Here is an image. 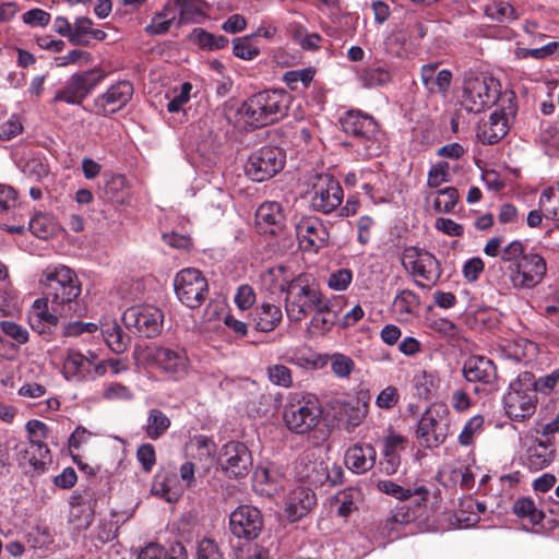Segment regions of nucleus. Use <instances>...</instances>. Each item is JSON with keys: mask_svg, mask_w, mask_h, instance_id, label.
<instances>
[{"mask_svg": "<svg viewBox=\"0 0 559 559\" xmlns=\"http://www.w3.org/2000/svg\"><path fill=\"white\" fill-rule=\"evenodd\" d=\"M40 283L45 288V297L50 299V302L64 306L74 312L81 286L75 273L70 267L66 265L47 266L43 272Z\"/></svg>", "mask_w": 559, "mask_h": 559, "instance_id": "nucleus-1", "label": "nucleus"}, {"mask_svg": "<svg viewBox=\"0 0 559 559\" xmlns=\"http://www.w3.org/2000/svg\"><path fill=\"white\" fill-rule=\"evenodd\" d=\"M503 405L507 415L516 421H523L534 415L537 405L535 377L524 371L510 383Z\"/></svg>", "mask_w": 559, "mask_h": 559, "instance_id": "nucleus-2", "label": "nucleus"}, {"mask_svg": "<svg viewBox=\"0 0 559 559\" xmlns=\"http://www.w3.org/2000/svg\"><path fill=\"white\" fill-rule=\"evenodd\" d=\"M340 123L344 132L354 136L355 145L364 156L373 157L380 154L378 123L371 116L359 110H348L340 118Z\"/></svg>", "mask_w": 559, "mask_h": 559, "instance_id": "nucleus-3", "label": "nucleus"}, {"mask_svg": "<svg viewBox=\"0 0 559 559\" xmlns=\"http://www.w3.org/2000/svg\"><path fill=\"white\" fill-rule=\"evenodd\" d=\"M321 416L322 409L318 401L304 394L289 396L282 414L286 427L299 435L307 433L316 428Z\"/></svg>", "mask_w": 559, "mask_h": 559, "instance_id": "nucleus-4", "label": "nucleus"}, {"mask_svg": "<svg viewBox=\"0 0 559 559\" xmlns=\"http://www.w3.org/2000/svg\"><path fill=\"white\" fill-rule=\"evenodd\" d=\"M285 290L286 313L290 321H301L323 301L321 293L308 283L306 275L289 281Z\"/></svg>", "mask_w": 559, "mask_h": 559, "instance_id": "nucleus-5", "label": "nucleus"}, {"mask_svg": "<svg viewBox=\"0 0 559 559\" xmlns=\"http://www.w3.org/2000/svg\"><path fill=\"white\" fill-rule=\"evenodd\" d=\"M450 429L449 411L444 404H432L421 415L416 438L421 447L436 449L441 445Z\"/></svg>", "mask_w": 559, "mask_h": 559, "instance_id": "nucleus-6", "label": "nucleus"}, {"mask_svg": "<svg viewBox=\"0 0 559 559\" xmlns=\"http://www.w3.org/2000/svg\"><path fill=\"white\" fill-rule=\"evenodd\" d=\"M278 109L277 91H262L246 100L237 115L246 126L261 128L276 120Z\"/></svg>", "mask_w": 559, "mask_h": 559, "instance_id": "nucleus-7", "label": "nucleus"}, {"mask_svg": "<svg viewBox=\"0 0 559 559\" xmlns=\"http://www.w3.org/2000/svg\"><path fill=\"white\" fill-rule=\"evenodd\" d=\"M145 357L162 374L173 381L187 378L191 369V361L182 347H147Z\"/></svg>", "mask_w": 559, "mask_h": 559, "instance_id": "nucleus-8", "label": "nucleus"}, {"mask_svg": "<svg viewBox=\"0 0 559 559\" xmlns=\"http://www.w3.org/2000/svg\"><path fill=\"white\" fill-rule=\"evenodd\" d=\"M318 449L305 451L297 464V475L299 478L314 487L323 486L328 483L337 485L341 483L343 471L340 466L329 469V464L320 454Z\"/></svg>", "mask_w": 559, "mask_h": 559, "instance_id": "nucleus-9", "label": "nucleus"}, {"mask_svg": "<svg viewBox=\"0 0 559 559\" xmlns=\"http://www.w3.org/2000/svg\"><path fill=\"white\" fill-rule=\"evenodd\" d=\"M498 95V83L492 78L466 76L463 83L462 105L469 112H480L493 105Z\"/></svg>", "mask_w": 559, "mask_h": 559, "instance_id": "nucleus-10", "label": "nucleus"}, {"mask_svg": "<svg viewBox=\"0 0 559 559\" xmlns=\"http://www.w3.org/2000/svg\"><path fill=\"white\" fill-rule=\"evenodd\" d=\"M547 272L545 259L535 252H528L515 264L507 267L508 278L514 289H532L542 283Z\"/></svg>", "mask_w": 559, "mask_h": 559, "instance_id": "nucleus-11", "label": "nucleus"}, {"mask_svg": "<svg viewBox=\"0 0 559 559\" xmlns=\"http://www.w3.org/2000/svg\"><path fill=\"white\" fill-rule=\"evenodd\" d=\"M106 78L100 69H91L72 74L60 88L52 102H62L69 105H80L90 93Z\"/></svg>", "mask_w": 559, "mask_h": 559, "instance_id": "nucleus-12", "label": "nucleus"}, {"mask_svg": "<svg viewBox=\"0 0 559 559\" xmlns=\"http://www.w3.org/2000/svg\"><path fill=\"white\" fill-rule=\"evenodd\" d=\"M174 287L178 299L191 309L199 308L209 295L206 278L193 267L178 272L174 280Z\"/></svg>", "mask_w": 559, "mask_h": 559, "instance_id": "nucleus-13", "label": "nucleus"}, {"mask_svg": "<svg viewBox=\"0 0 559 559\" xmlns=\"http://www.w3.org/2000/svg\"><path fill=\"white\" fill-rule=\"evenodd\" d=\"M163 313L152 306H134L122 314V321L128 329H133L145 337L156 336L163 325Z\"/></svg>", "mask_w": 559, "mask_h": 559, "instance_id": "nucleus-14", "label": "nucleus"}, {"mask_svg": "<svg viewBox=\"0 0 559 559\" xmlns=\"http://www.w3.org/2000/svg\"><path fill=\"white\" fill-rule=\"evenodd\" d=\"M72 313L64 306L50 302V299L43 297L34 301L28 313V322L34 331L45 334L57 326L59 318H67Z\"/></svg>", "mask_w": 559, "mask_h": 559, "instance_id": "nucleus-15", "label": "nucleus"}, {"mask_svg": "<svg viewBox=\"0 0 559 559\" xmlns=\"http://www.w3.org/2000/svg\"><path fill=\"white\" fill-rule=\"evenodd\" d=\"M263 528L260 510L251 506H239L229 515V531L237 538L255 539Z\"/></svg>", "mask_w": 559, "mask_h": 559, "instance_id": "nucleus-16", "label": "nucleus"}, {"mask_svg": "<svg viewBox=\"0 0 559 559\" xmlns=\"http://www.w3.org/2000/svg\"><path fill=\"white\" fill-rule=\"evenodd\" d=\"M311 206L314 211L329 214L336 210L343 200L340 182L330 175H320L312 187Z\"/></svg>", "mask_w": 559, "mask_h": 559, "instance_id": "nucleus-17", "label": "nucleus"}, {"mask_svg": "<svg viewBox=\"0 0 559 559\" xmlns=\"http://www.w3.org/2000/svg\"><path fill=\"white\" fill-rule=\"evenodd\" d=\"M403 265L414 276H419L431 284H436L441 276V269L438 260L430 252L417 247H409L404 250L402 258Z\"/></svg>", "mask_w": 559, "mask_h": 559, "instance_id": "nucleus-18", "label": "nucleus"}, {"mask_svg": "<svg viewBox=\"0 0 559 559\" xmlns=\"http://www.w3.org/2000/svg\"><path fill=\"white\" fill-rule=\"evenodd\" d=\"M133 92L134 88L131 82L118 81L94 99L93 110L99 116L116 114L127 106L133 96Z\"/></svg>", "mask_w": 559, "mask_h": 559, "instance_id": "nucleus-19", "label": "nucleus"}, {"mask_svg": "<svg viewBox=\"0 0 559 559\" xmlns=\"http://www.w3.org/2000/svg\"><path fill=\"white\" fill-rule=\"evenodd\" d=\"M222 466L229 477H246L252 467L251 452L241 442H228L223 448Z\"/></svg>", "mask_w": 559, "mask_h": 559, "instance_id": "nucleus-20", "label": "nucleus"}, {"mask_svg": "<svg viewBox=\"0 0 559 559\" xmlns=\"http://www.w3.org/2000/svg\"><path fill=\"white\" fill-rule=\"evenodd\" d=\"M299 246L304 250L318 251L329 239V231L323 224L314 217H302L295 224Z\"/></svg>", "mask_w": 559, "mask_h": 559, "instance_id": "nucleus-21", "label": "nucleus"}, {"mask_svg": "<svg viewBox=\"0 0 559 559\" xmlns=\"http://www.w3.org/2000/svg\"><path fill=\"white\" fill-rule=\"evenodd\" d=\"M280 151L272 147H263L255 155H252L247 165L246 174L253 181H264L273 177L277 168Z\"/></svg>", "mask_w": 559, "mask_h": 559, "instance_id": "nucleus-22", "label": "nucleus"}, {"mask_svg": "<svg viewBox=\"0 0 559 559\" xmlns=\"http://www.w3.org/2000/svg\"><path fill=\"white\" fill-rule=\"evenodd\" d=\"M462 372L466 381L491 384L497 379V369L492 360L485 356H471L463 365Z\"/></svg>", "mask_w": 559, "mask_h": 559, "instance_id": "nucleus-23", "label": "nucleus"}, {"mask_svg": "<svg viewBox=\"0 0 559 559\" xmlns=\"http://www.w3.org/2000/svg\"><path fill=\"white\" fill-rule=\"evenodd\" d=\"M317 502L314 492L308 487H298L289 495L286 502V518L297 522L306 516Z\"/></svg>", "mask_w": 559, "mask_h": 559, "instance_id": "nucleus-24", "label": "nucleus"}, {"mask_svg": "<svg viewBox=\"0 0 559 559\" xmlns=\"http://www.w3.org/2000/svg\"><path fill=\"white\" fill-rule=\"evenodd\" d=\"M377 452L371 444H355L345 453L346 466L356 474L370 471L376 464Z\"/></svg>", "mask_w": 559, "mask_h": 559, "instance_id": "nucleus-25", "label": "nucleus"}, {"mask_svg": "<svg viewBox=\"0 0 559 559\" xmlns=\"http://www.w3.org/2000/svg\"><path fill=\"white\" fill-rule=\"evenodd\" d=\"M437 63H429L421 67L420 79L423 85L429 94L447 95L452 82V73L447 69L437 72Z\"/></svg>", "mask_w": 559, "mask_h": 559, "instance_id": "nucleus-26", "label": "nucleus"}, {"mask_svg": "<svg viewBox=\"0 0 559 559\" xmlns=\"http://www.w3.org/2000/svg\"><path fill=\"white\" fill-rule=\"evenodd\" d=\"M508 133V119L501 111H495L477 128V139L487 145L499 142Z\"/></svg>", "mask_w": 559, "mask_h": 559, "instance_id": "nucleus-27", "label": "nucleus"}, {"mask_svg": "<svg viewBox=\"0 0 559 559\" xmlns=\"http://www.w3.org/2000/svg\"><path fill=\"white\" fill-rule=\"evenodd\" d=\"M252 488L262 497H274L278 492L276 467L274 465L258 466L253 473Z\"/></svg>", "mask_w": 559, "mask_h": 559, "instance_id": "nucleus-28", "label": "nucleus"}, {"mask_svg": "<svg viewBox=\"0 0 559 559\" xmlns=\"http://www.w3.org/2000/svg\"><path fill=\"white\" fill-rule=\"evenodd\" d=\"M280 203L264 202L255 213V225L260 234L275 236L280 229L278 225Z\"/></svg>", "mask_w": 559, "mask_h": 559, "instance_id": "nucleus-29", "label": "nucleus"}, {"mask_svg": "<svg viewBox=\"0 0 559 559\" xmlns=\"http://www.w3.org/2000/svg\"><path fill=\"white\" fill-rule=\"evenodd\" d=\"M555 453L556 450L548 438L545 441L538 440L527 449L526 465L531 471H542L551 464Z\"/></svg>", "mask_w": 559, "mask_h": 559, "instance_id": "nucleus-30", "label": "nucleus"}, {"mask_svg": "<svg viewBox=\"0 0 559 559\" xmlns=\"http://www.w3.org/2000/svg\"><path fill=\"white\" fill-rule=\"evenodd\" d=\"M62 371L67 380H83L91 373V359H85L79 350L68 349Z\"/></svg>", "mask_w": 559, "mask_h": 559, "instance_id": "nucleus-31", "label": "nucleus"}, {"mask_svg": "<svg viewBox=\"0 0 559 559\" xmlns=\"http://www.w3.org/2000/svg\"><path fill=\"white\" fill-rule=\"evenodd\" d=\"M368 413V404L358 399H354L341 404L338 411V420L345 425L347 431L358 427Z\"/></svg>", "mask_w": 559, "mask_h": 559, "instance_id": "nucleus-32", "label": "nucleus"}, {"mask_svg": "<svg viewBox=\"0 0 559 559\" xmlns=\"http://www.w3.org/2000/svg\"><path fill=\"white\" fill-rule=\"evenodd\" d=\"M313 312L308 332L311 335H324L330 332L337 320V313L331 309L329 302L321 301V305L317 306Z\"/></svg>", "mask_w": 559, "mask_h": 559, "instance_id": "nucleus-33", "label": "nucleus"}, {"mask_svg": "<svg viewBox=\"0 0 559 559\" xmlns=\"http://www.w3.org/2000/svg\"><path fill=\"white\" fill-rule=\"evenodd\" d=\"M103 197L115 205H124L129 201L127 179L122 175H111L106 179L103 188Z\"/></svg>", "mask_w": 559, "mask_h": 559, "instance_id": "nucleus-34", "label": "nucleus"}, {"mask_svg": "<svg viewBox=\"0 0 559 559\" xmlns=\"http://www.w3.org/2000/svg\"><path fill=\"white\" fill-rule=\"evenodd\" d=\"M176 20V5L171 2H167L162 10L153 15L151 23L145 26V33L148 35L165 34Z\"/></svg>", "mask_w": 559, "mask_h": 559, "instance_id": "nucleus-35", "label": "nucleus"}, {"mask_svg": "<svg viewBox=\"0 0 559 559\" xmlns=\"http://www.w3.org/2000/svg\"><path fill=\"white\" fill-rule=\"evenodd\" d=\"M31 444L32 455H28V450L23 444H16L20 449L19 455L24 461H27L35 469L44 468L47 464L51 463L50 450L47 444L39 439H35Z\"/></svg>", "mask_w": 559, "mask_h": 559, "instance_id": "nucleus-36", "label": "nucleus"}, {"mask_svg": "<svg viewBox=\"0 0 559 559\" xmlns=\"http://www.w3.org/2000/svg\"><path fill=\"white\" fill-rule=\"evenodd\" d=\"M176 475L170 472H159L155 475L152 484V493L167 501L173 500V496L178 495L179 489L177 488Z\"/></svg>", "mask_w": 559, "mask_h": 559, "instance_id": "nucleus-37", "label": "nucleus"}, {"mask_svg": "<svg viewBox=\"0 0 559 559\" xmlns=\"http://www.w3.org/2000/svg\"><path fill=\"white\" fill-rule=\"evenodd\" d=\"M102 334L107 346L115 353H122L128 347V337L116 321H107L102 326Z\"/></svg>", "mask_w": 559, "mask_h": 559, "instance_id": "nucleus-38", "label": "nucleus"}, {"mask_svg": "<svg viewBox=\"0 0 559 559\" xmlns=\"http://www.w3.org/2000/svg\"><path fill=\"white\" fill-rule=\"evenodd\" d=\"M170 427L169 417L160 409L152 408L148 411L145 432L152 440L160 438Z\"/></svg>", "mask_w": 559, "mask_h": 559, "instance_id": "nucleus-39", "label": "nucleus"}, {"mask_svg": "<svg viewBox=\"0 0 559 559\" xmlns=\"http://www.w3.org/2000/svg\"><path fill=\"white\" fill-rule=\"evenodd\" d=\"M538 204L546 218L559 221V182L540 193Z\"/></svg>", "mask_w": 559, "mask_h": 559, "instance_id": "nucleus-40", "label": "nucleus"}, {"mask_svg": "<svg viewBox=\"0 0 559 559\" xmlns=\"http://www.w3.org/2000/svg\"><path fill=\"white\" fill-rule=\"evenodd\" d=\"M440 379L435 371L423 370L414 377V388L419 397L428 400L439 388Z\"/></svg>", "mask_w": 559, "mask_h": 559, "instance_id": "nucleus-41", "label": "nucleus"}, {"mask_svg": "<svg viewBox=\"0 0 559 559\" xmlns=\"http://www.w3.org/2000/svg\"><path fill=\"white\" fill-rule=\"evenodd\" d=\"M200 48L205 50H217L227 46L228 39L223 35H215L203 28H194L190 35Z\"/></svg>", "mask_w": 559, "mask_h": 559, "instance_id": "nucleus-42", "label": "nucleus"}, {"mask_svg": "<svg viewBox=\"0 0 559 559\" xmlns=\"http://www.w3.org/2000/svg\"><path fill=\"white\" fill-rule=\"evenodd\" d=\"M513 512L523 519H527L533 525L539 524L544 519V513L538 510L531 498H519L513 503Z\"/></svg>", "mask_w": 559, "mask_h": 559, "instance_id": "nucleus-43", "label": "nucleus"}, {"mask_svg": "<svg viewBox=\"0 0 559 559\" xmlns=\"http://www.w3.org/2000/svg\"><path fill=\"white\" fill-rule=\"evenodd\" d=\"M313 75L314 70L312 68L292 70L283 75V81L292 91H302L309 86Z\"/></svg>", "mask_w": 559, "mask_h": 559, "instance_id": "nucleus-44", "label": "nucleus"}, {"mask_svg": "<svg viewBox=\"0 0 559 559\" xmlns=\"http://www.w3.org/2000/svg\"><path fill=\"white\" fill-rule=\"evenodd\" d=\"M459 199L457 190L453 187H448L436 192L433 199V207L436 212L448 213L453 210Z\"/></svg>", "mask_w": 559, "mask_h": 559, "instance_id": "nucleus-45", "label": "nucleus"}, {"mask_svg": "<svg viewBox=\"0 0 559 559\" xmlns=\"http://www.w3.org/2000/svg\"><path fill=\"white\" fill-rule=\"evenodd\" d=\"M233 52L236 57L243 60L254 59L260 50L253 43V36L237 37L233 40Z\"/></svg>", "mask_w": 559, "mask_h": 559, "instance_id": "nucleus-46", "label": "nucleus"}, {"mask_svg": "<svg viewBox=\"0 0 559 559\" xmlns=\"http://www.w3.org/2000/svg\"><path fill=\"white\" fill-rule=\"evenodd\" d=\"M102 396L112 402H129L133 400L134 393L130 386L118 382H109L104 385Z\"/></svg>", "mask_w": 559, "mask_h": 559, "instance_id": "nucleus-47", "label": "nucleus"}, {"mask_svg": "<svg viewBox=\"0 0 559 559\" xmlns=\"http://www.w3.org/2000/svg\"><path fill=\"white\" fill-rule=\"evenodd\" d=\"M283 136L289 139L295 145H299L309 142L310 132L302 121H298L295 124L290 121H286L282 126V138Z\"/></svg>", "mask_w": 559, "mask_h": 559, "instance_id": "nucleus-48", "label": "nucleus"}, {"mask_svg": "<svg viewBox=\"0 0 559 559\" xmlns=\"http://www.w3.org/2000/svg\"><path fill=\"white\" fill-rule=\"evenodd\" d=\"M419 304V297L408 289L402 290L393 301V306L400 314H413Z\"/></svg>", "mask_w": 559, "mask_h": 559, "instance_id": "nucleus-49", "label": "nucleus"}, {"mask_svg": "<svg viewBox=\"0 0 559 559\" xmlns=\"http://www.w3.org/2000/svg\"><path fill=\"white\" fill-rule=\"evenodd\" d=\"M170 2L176 5V12L179 11V24L187 23L202 13V0H174Z\"/></svg>", "mask_w": 559, "mask_h": 559, "instance_id": "nucleus-50", "label": "nucleus"}, {"mask_svg": "<svg viewBox=\"0 0 559 559\" xmlns=\"http://www.w3.org/2000/svg\"><path fill=\"white\" fill-rule=\"evenodd\" d=\"M485 14L487 17L497 22H510L516 19L514 8L504 1L487 5Z\"/></svg>", "mask_w": 559, "mask_h": 559, "instance_id": "nucleus-51", "label": "nucleus"}, {"mask_svg": "<svg viewBox=\"0 0 559 559\" xmlns=\"http://www.w3.org/2000/svg\"><path fill=\"white\" fill-rule=\"evenodd\" d=\"M31 231L38 238L46 239L55 231L52 218L46 214H36L29 221Z\"/></svg>", "mask_w": 559, "mask_h": 559, "instance_id": "nucleus-52", "label": "nucleus"}, {"mask_svg": "<svg viewBox=\"0 0 559 559\" xmlns=\"http://www.w3.org/2000/svg\"><path fill=\"white\" fill-rule=\"evenodd\" d=\"M391 79L392 75L389 72V70L380 67L373 69H366L360 75V80L362 81V84L366 87L384 85L389 83Z\"/></svg>", "mask_w": 559, "mask_h": 559, "instance_id": "nucleus-53", "label": "nucleus"}, {"mask_svg": "<svg viewBox=\"0 0 559 559\" xmlns=\"http://www.w3.org/2000/svg\"><path fill=\"white\" fill-rule=\"evenodd\" d=\"M329 359L331 361L332 371L338 378L349 377L355 367L354 360L341 353L332 354Z\"/></svg>", "mask_w": 559, "mask_h": 559, "instance_id": "nucleus-54", "label": "nucleus"}, {"mask_svg": "<svg viewBox=\"0 0 559 559\" xmlns=\"http://www.w3.org/2000/svg\"><path fill=\"white\" fill-rule=\"evenodd\" d=\"M353 281V272L349 269H338L332 272L328 280V286L336 292H344Z\"/></svg>", "mask_w": 559, "mask_h": 559, "instance_id": "nucleus-55", "label": "nucleus"}, {"mask_svg": "<svg viewBox=\"0 0 559 559\" xmlns=\"http://www.w3.org/2000/svg\"><path fill=\"white\" fill-rule=\"evenodd\" d=\"M276 312L277 308L275 306L269 304L263 305L257 322L258 329L264 332L274 330L280 321L278 318L274 317Z\"/></svg>", "mask_w": 559, "mask_h": 559, "instance_id": "nucleus-56", "label": "nucleus"}, {"mask_svg": "<svg viewBox=\"0 0 559 559\" xmlns=\"http://www.w3.org/2000/svg\"><path fill=\"white\" fill-rule=\"evenodd\" d=\"M526 254L524 243L520 240H513L501 249L500 259L509 264H515Z\"/></svg>", "mask_w": 559, "mask_h": 559, "instance_id": "nucleus-57", "label": "nucleus"}, {"mask_svg": "<svg viewBox=\"0 0 559 559\" xmlns=\"http://www.w3.org/2000/svg\"><path fill=\"white\" fill-rule=\"evenodd\" d=\"M56 61L59 67H67L70 64L85 66L91 62V53L85 50L73 49L67 55L57 57Z\"/></svg>", "mask_w": 559, "mask_h": 559, "instance_id": "nucleus-58", "label": "nucleus"}, {"mask_svg": "<svg viewBox=\"0 0 559 559\" xmlns=\"http://www.w3.org/2000/svg\"><path fill=\"white\" fill-rule=\"evenodd\" d=\"M197 559H224V556L213 539L203 538L198 544Z\"/></svg>", "mask_w": 559, "mask_h": 559, "instance_id": "nucleus-59", "label": "nucleus"}, {"mask_svg": "<svg viewBox=\"0 0 559 559\" xmlns=\"http://www.w3.org/2000/svg\"><path fill=\"white\" fill-rule=\"evenodd\" d=\"M484 424V419L480 416H475L471 418L464 426L463 430L459 436V442L461 445H469L473 443L474 436L477 431L480 430Z\"/></svg>", "mask_w": 559, "mask_h": 559, "instance_id": "nucleus-60", "label": "nucleus"}, {"mask_svg": "<svg viewBox=\"0 0 559 559\" xmlns=\"http://www.w3.org/2000/svg\"><path fill=\"white\" fill-rule=\"evenodd\" d=\"M93 22L91 19L82 16L74 22L73 34L70 35V43L73 45L84 44L83 37L92 32Z\"/></svg>", "mask_w": 559, "mask_h": 559, "instance_id": "nucleus-61", "label": "nucleus"}, {"mask_svg": "<svg viewBox=\"0 0 559 559\" xmlns=\"http://www.w3.org/2000/svg\"><path fill=\"white\" fill-rule=\"evenodd\" d=\"M1 331L10 338L15 341L17 344H24L28 340V332L23 326L12 321H1Z\"/></svg>", "mask_w": 559, "mask_h": 559, "instance_id": "nucleus-62", "label": "nucleus"}, {"mask_svg": "<svg viewBox=\"0 0 559 559\" xmlns=\"http://www.w3.org/2000/svg\"><path fill=\"white\" fill-rule=\"evenodd\" d=\"M449 180V164L439 163L431 167L428 173L427 185L430 188H437Z\"/></svg>", "mask_w": 559, "mask_h": 559, "instance_id": "nucleus-63", "label": "nucleus"}, {"mask_svg": "<svg viewBox=\"0 0 559 559\" xmlns=\"http://www.w3.org/2000/svg\"><path fill=\"white\" fill-rule=\"evenodd\" d=\"M235 559H270L269 551L259 545H248L235 554Z\"/></svg>", "mask_w": 559, "mask_h": 559, "instance_id": "nucleus-64", "label": "nucleus"}]
</instances>
